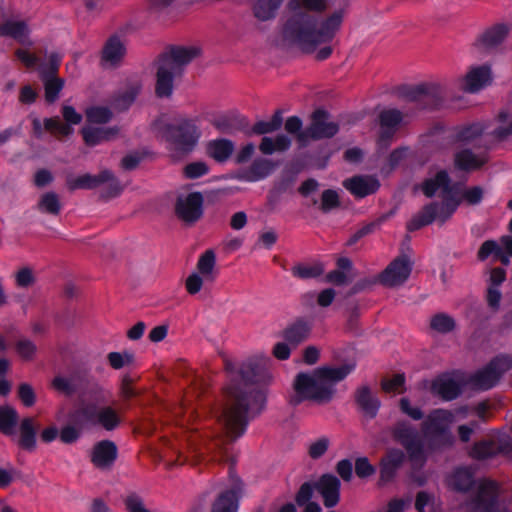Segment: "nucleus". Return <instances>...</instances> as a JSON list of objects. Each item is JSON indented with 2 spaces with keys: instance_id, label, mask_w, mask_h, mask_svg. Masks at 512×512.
Returning <instances> with one entry per match:
<instances>
[{
  "instance_id": "20e7f679",
  "label": "nucleus",
  "mask_w": 512,
  "mask_h": 512,
  "mask_svg": "<svg viewBox=\"0 0 512 512\" xmlns=\"http://www.w3.org/2000/svg\"><path fill=\"white\" fill-rule=\"evenodd\" d=\"M199 55L200 49L194 46H171L162 52L154 61L156 96L170 97L173 93L174 79L181 77L185 67Z\"/></svg>"
},
{
  "instance_id": "ea45409f",
  "label": "nucleus",
  "mask_w": 512,
  "mask_h": 512,
  "mask_svg": "<svg viewBox=\"0 0 512 512\" xmlns=\"http://www.w3.org/2000/svg\"><path fill=\"white\" fill-rule=\"evenodd\" d=\"M19 416L17 411L10 406H0V432L10 436L15 433Z\"/></svg>"
},
{
  "instance_id": "a878e982",
  "label": "nucleus",
  "mask_w": 512,
  "mask_h": 512,
  "mask_svg": "<svg viewBox=\"0 0 512 512\" xmlns=\"http://www.w3.org/2000/svg\"><path fill=\"white\" fill-rule=\"evenodd\" d=\"M508 27L504 24L495 25L487 29L478 39V45L486 50L499 46L508 34Z\"/></svg>"
},
{
  "instance_id": "58836bf2",
  "label": "nucleus",
  "mask_w": 512,
  "mask_h": 512,
  "mask_svg": "<svg viewBox=\"0 0 512 512\" xmlns=\"http://www.w3.org/2000/svg\"><path fill=\"white\" fill-rule=\"evenodd\" d=\"M121 423V418L117 411L111 406H103L98 408L96 417V426L106 431H113Z\"/></svg>"
},
{
  "instance_id": "338daca9",
  "label": "nucleus",
  "mask_w": 512,
  "mask_h": 512,
  "mask_svg": "<svg viewBox=\"0 0 512 512\" xmlns=\"http://www.w3.org/2000/svg\"><path fill=\"white\" fill-rule=\"evenodd\" d=\"M340 205L339 196L336 191L328 189L321 196V210L328 212Z\"/></svg>"
},
{
  "instance_id": "de8ad7c7",
  "label": "nucleus",
  "mask_w": 512,
  "mask_h": 512,
  "mask_svg": "<svg viewBox=\"0 0 512 512\" xmlns=\"http://www.w3.org/2000/svg\"><path fill=\"white\" fill-rule=\"evenodd\" d=\"M44 129L55 136H69L73 132V128L57 116L44 119Z\"/></svg>"
},
{
  "instance_id": "3c124183",
  "label": "nucleus",
  "mask_w": 512,
  "mask_h": 512,
  "mask_svg": "<svg viewBox=\"0 0 512 512\" xmlns=\"http://www.w3.org/2000/svg\"><path fill=\"white\" fill-rule=\"evenodd\" d=\"M430 326L439 333H448L455 328V321L445 313H439L432 317Z\"/></svg>"
},
{
  "instance_id": "9b49d317",
  "label": "nucleus",
  "mask_w": 512,
  "mask_h": 512,
  "mask_svg": "<svg viewBox=\"0 0 512 512\" xmlns=\"http://www.w3.org/2000/svg\"><path fill=\"white\" fill-rule=\"evenodd\" d=\"M394 440L399 442L408 452L412 460L421 459L423 456V440L418 430L407 421L397 422L391 429Z\"/></svg>"
},
{
  "instance_id": "49530a36",
  "label": "nucleus",
  "mask_w": 512,
  "mask_h": 512,
  "mask_svg": "<svg viewBox=\"0 0 512 512\" xmlns=\"http://www.w3.org/2000/svg\"><path fill=\"white\" fill-rule=\"evenodd\" d=\"M42 79L44 81L46 101L48 103L55 102L64 86V81L55 76H42Z\"/></svg>"
},
{
  "instance_id": "b1692460",
  "label": "nucleus",
  "mask_w": 512,
  "mask_h": 512,
  "mask_svg": "<svg viewBox=\"0 0 512 512\" xmlns=\"http://www.w3.org/2000/svg\"><path fill=\"white\" fill-rule=\"evenodd\" d=\"M141 87V83L138 80L128 82L125 88L114 96L112 101L113 107L119 111L128 109L141 91Z\"/></svg>"
},
{
  "instance_id": "f257e3e1",
  "label": "nucleus",
  "mask_w": 512,
  "mask_h": 512,
  "mask_svg": "<svg viewBox=\"0 0 512 512\" xmlns=\"http://www.w3.org/2000/svg\"><path fill=\"white\" fill-rule=\"evenodd\" d=\"M225 369L229 384L225 388L222 404L215 411V418L226 437L233 441L244 434L249 419L263 411L266 396L254 386L258 366L253 362L235 365L225 360Z\"/></svg>"
},
{
  "instance_id": "dca6fc26",
  "label": "nucleus",
  "mask_w": 512,
  "mask_h": 512,
  "mask_svg": "<svg viewBox=\"0 0 512 512\" xmlns=\"http://www.w3.org/2000/svg\"><path fill=\"white\" fill-rule=\"evenodd\" d=\"M125 55L126 47L124 42L118 36H111L102 48V65L109 68L117 67L122 63Z\"/></svg>"
},
{
  "instance_id": "e2e57ef3",
  "label": "nucleus",
  "mask_w": 512,
  "mask_h": 512,
  "mask_svg": "<svg viewBox=\"0 0 512 512\" xmlns=\"http://www.w3.org/2000/svg\"><path fill=\"white\" fill-rule=\"evenodd\" d=\"M62 56L58 53H51L49 55L48 63H42L39 65V71L41 76H55L58 72Z\"/></svg>"
},
{
  "instance_id": "e433bc0d",
  "label": "nucleus",
  "mask_w": 512,
  "mask_h": 512,
  "mask_svg": "<svg viewBox=\"0 0 512 512\" xmlns=\"http://www.w3.org/2000/svg\"><path fill=\"white\" fill-rule=\"evenodd\" d=\"M197 273L208 281L213 282L216 278V255L213 250H206L198 259Z\"/></svg>"
},
{
  "instance_id": "f8f14e48",
  "label": "nucleus",
  "mask_w": 512,
  "mask_h": 512,
  "mask_svg": "<svg viewBox=\"0 0 512 512\" xmlns=\"http://www.w3.org/2000/svg\"><path fill=\"white\" fill-rule=\"evenodd\" d=\"M454 422V414L445 409L432 410L421 423V431L426 438L445 436Z\"/></svg>"
},
{
  "instance_id": "412c9836",
  "label": "nucleus",
  "mask_w": 512,
  "mask_h": 512,
  "mask_svg": "<svg viewBox=\"0 0 512 512\" xmlns=\"http://www.w3.org/2000/svg\"><path fill=\"white\" fill-rule=\"evenodd\" d=\"M487 154L485 151L474 153L469 149H463L455 154V166L460 170H475L483 166L487 162Z\"/></svg>"
},
{
  "instance_id": "774afa93",
  "label": "nucleus",
  "mask_w": 512,
  "mask_h": 512,
  "mask_svg": "<svg viewBox=\"0 0 512 512\" xmlns=\"http://www.w3.org/2000/svg\"><path fill=\"white\" fill-rule=\"evenodd\" d=\"M124 504L129 512H151L145 507L142 498L134 493L125 498Z\"/></svg>"
},
{
  "instance_id": "c03bdc74",
  "label": "nucleus",
  "mask_w": 512,
  "mask_h": 512,
  "mask_svg": "<svg viewBox=\"0 0 512 512\" xmlns=\"http://www.w3.org/2000/svg\"><path fill=\"white\" fill-rule=\"evenodd\" d=\"M211 461L221 462L228 459V448L223 436L216 435L206 447Z\"/></svg>"
},
{
  "instance_id": "69168bd1",
  "label": "nucleus",
  "mask_w": 512,
  "mask_h": 512,
  "mask_svg": "<svg viewBox=\"0 0 512 512\" xmlns=\"http://www.w3.org/2000/svg\"><path fill=\"white\" fill-rule=\"evenodd\" d=\"M400 411L411 418L412 420L418 421L424 417V413L421 408L417 406H413L410 400L406 397H403L399 401Z\"/></svg>"
},
{
  "instance_id": "5fc2aeb1",
  "label": "nucleus",
  "mask_w": 512,
  "mask_h": 512,
  "mask_svg": "<svg viewBox=\"0 0 512 512\" xmlns=\"http://www.w3.org/2000/svg\"><path fill=\"white\" fill-rule=\"evenodd\" d=\"M498 127L493 131L494 136L499 140H504L512 135V119L506 112H500L498 117Z\"/></svg>"
},
{
  "instance_id": "09e8293b",
  "label": "nucleus",
  "mask_w": 512,
  "mask_h": 512,
  "mask_svg": "<svg viewBox=\"0 0 512 512\" xmlns=\"http://www.w3.org/2000/svg\"><path fill=\"white\" fill-rule=\"evenodd\" d=\"M87 121L94 124H105L112 118V112L107 107L93 106L85 112Z\"/></svg>"
},
{
  "instance_id": "13d9d810",
  "label": "nucleus",
  "mask_w": 512,
  "mask_h": 512,
  "mask_svg": "<svg viewBox=\"0 0 512 512\" xmlns=\"http://www.w3.org/2000/svg\"><path fill=\"white\" fill-rule=\"evenodd\" d=\"M94 181L95 177L87 173L76 178H68L66 184L70 191L77 189H94Z\"/></svg>"
},
{
  "instance_id": "aec40b11",
  "label": "nucleus",
  "mask_w": 512,
  "mask_h": 512,
  "mask_svg": "<svg viewBox=\"0 0 512 512\" xmlns=\"http://www.w3.org/2000/svg\"><path fill=\"white\" fill-rule=\"evenodd\" d=\"M355 401L360 410L370 419L376 417L380 408L379 399L372 394L368 386H361L355 392Z\"/></svg>"
},
{
  "instance_id": "680f3d73",
  "label": "nucleus",
  "mask_w": 512,
  "mask_h": 512,
  "mask_svg": "<svg viewBox=\"0 0 512 512\" xmlns=\"http://www.w3.org/2000/svg\"><path fill=\"white\" fill-rule=\"evenodd\" d=\"M82 430L79 425L72 422V424L62 427L59 432V438L65 444H72L80 438Z\"/></svg>"
},
{
  "instance_id": "864d4df0",
  "label": "nucleus",
  "mask_w": 512,
  "mask_h": 512,
  "mask_svg": "<svg viewBox=\"0 0 512 512\" xmlns=\"http://www.w3.org/2000/svg\"><path fill=\"white\" fill-rule=\"evenodd\" d=\"M107 361L111 368L119 370L124 366L133 364L134 354L128 351L124 352H110L107 355Z\"/></svg>"
},
{
  "instance_id": "f3484780",
  "label": "nucleus",
  "mask_w": 512,
  "mask_h": 512,
  "mask_svg": "<svg viewBox=\"0 0 512 512\" xmlns=\"http://www.w3.org/2000/svg\"><path fill=\"white\" fill-rule=\"evenodd\" d=\"M491 70L487 65L471 68L462 79V89L469 93H475L490 84Z\"/></svg>"
},
{
  "instance_id": "4468645a",
  "label": "nucleus",
  "mask_w": 512,
  "mask_h": 512,
  "mask_svg": "<svg viewBox=\"0 0 512 512\" xmlns=\"http://www.w3.org/2000/svg\"><path fill=\"white\" fill-rule=\"evenodd\" d=\"M340 480L332 474H324L315 484V489L323 499L327 508L335 507L340 501Z\"/></svg>"
},
{
  "instance_id": "ddd939ff",
  "label": "nucleus",
  "mask_w": 512,
  "mask_h": 512,
  "mask_svg": "<svg viewBox=\"0 0 512 512\" xmlns=\"http://www.w3.org/2000/svg\"><path fill=\"white\" fill-rule=\"evenodd\" d=\"M412 264L406 256L394 259L379 275V282L385 287H397L407 281Z\"/></svg>"
},
{
  "instance_id": "603ef678",
  "label": "nucleus",
  "mask_w": 512,
  "mask_h": 512,
  "mask_svg": "<svg viewBox=\"0 0 512 512\" xmlns=\"http://www.w3.org/2000/svg\"><path fill=\"white\" fill-rule=\"evenodd\" d=\"M483 132L484 127L479 123H474L460 128L455 134V139L459 142H472L481 136Z\"/></svg>"
},
{
  "instance_id": "4d7b16f0",
  "label": "nucleus",
  "mask_w": 512,
  "mask_h": 512,
  "mask_svg": "<svg viewBox=\"0 0 512 512\" xmlns=\"http://www.w3.org/2000/svg\"><path fill=\"white\" fill-rule=\"evenodd\" d=\"M15 350L24 361H32L37 352V346L29 339H20L15 343Z\"/></svg>"
},
{
  "instance_id": "c85d7f7f",
  "label": "nucleus",
  "mask_w": 512,
  "mask_h": 512,
  "mask_svg": "<svg viewBox=\"0 0 512 512\" xmlns=\"http://www.w3.org/2000/svg\"><path fill=\"white\" fill-rule=\"evenodd\" d=\"M403 119V114L397 109H386L380 112L379 121L382 129L381 139L390 138Z\"/></svg>"
},
{
  "instance_id": "79ce46f5",
  "label": "nucleus",
  "mask_w": 512,
  "mask_h": 512,
  "mask_svg": "<svg viewBox=\"0 0 512 512\" xmlns=\"http://www.w3.org/2000/svg\"><path fill=\"white\" fill-rule=\"evenodd\" d=\"M61 202L55 192H47L41 195L37 208L40 212L57 216L61 211Z\"/></svg>"
},
{
  "instance_id": "5701e85b",
  "label": "nucleus",
  "mask_w": 512,
  "mask_h": 512,
  "mask_svg": "<svg viewBox=\"0 0 512 512\" xmlns=\"http://www.w3.org/2000/svg\"><path fill=\"white\" fill-rule=\"evenodd\" d=\"M0 35L11 37L22 45H32L29 29L24 21H5L0 25Z\"/></svg>"
},
{
  "instance_id": "a211bd4d",
  "label": "nucleus",
  "mask_w": 512,
  "mask_h": 512,
  "mask_svg": "<svg viewBox=\"0 0 512 512\" xmlns=\"http://www.w3.org/2000/svg\"><path fill=\"white\" fill-rule=\"evenodd\" d=\"M343 186L354 196L363 198L375 193L380 184L372 176H354L344 180Z\"/></svg>"
},
{
  "instance_id": "4c0bfd02",
  "label": "nucleus",
  "mask_w": 512,
  "mask_h": 512,
  "mask_svg": "<svg viewBox=\"0 0 512 512\" xmlns=\"http://www.w3.org/2000/svg\"><path fill=\"white\" fill-rule=\"evenodd\" d=\"M273 169L272 161L263 158L255 159L247 170L244 179L250 182L264 179L271 174Z\"/></svg>"
},
{
  "instance_id": "cd10ccee",
  "label": "nucleus",
  "mask_w": 512,
  "mask_h": 512,
  "mask_svg": "<svg viewBox=\"0 0 512 512\" xmlns=\"http://www.w3.org/2000/svg\"><path fill=\"white\" fill-rule=\"evenodd\" d=\"M234 151V144L228 139H216L206 145V153L217 162L227 161Z\"/></svg>"
},
{
  "instance_id": "a18cd8bd",
  "label": "nucleus",
  "mask_w": 512,
  "mask_h": 512,
  "mask_svg": "<svg viewBox=\"0 0 512 512\" xmlns=\"http://www.w3.org/2000/svg\"><path fill=\"white\" fill-rule=\"evenodd\" d=\"M470 456L476 460H486L497 456L495 441H480L473 445Z\"/></svg>"
},
{
  "instance_id": "2f4dec72",
  "label": "nucleus",
  "mask_w": 512,
  "mask_h": 512,
  "mask_svg": "<svg viewBox=\"0 0 512 512\" xmlns=\"http://www.w3.org/2000/svg\"><path fill=\"white\" fill-rule=\"evenodd\" d=\"M432 392L439 395L443 400L449 401L457 398L461 393V387L452 378H440L432 383Z\"/></svg>"
},
{
  "instance_id": "a19ab883",
  "label": "nucleus",
  "mask_w": 512,
  "mask_h": 512,
  "mask_svg": "<svg viewBox=\"0 0 512 512\" xmlns=\"http://www.w3.org/2000/svg\"><path fill=\"white\" fill-rule=\"evenodd\" d=\"M282 2L283 0H257L253 7L254 16L261 21L269 20L274 17Z\"/></svg>"
},
{
  "instance_id": "473e14b6",
  "label": "nucleus",
  "mask_w": 512,
  "mask_h": 512,
  "mask_svg": "<svg viewBox=\"0 0 512 512\" xmlns=\"http://www.w3.org/2000/svg\"><path fill=\"white\" fill-rule=\"evenodd\" d=\"M240 489L221 493L212 505L211 512H237Z\"/></svg>"
},
{
  "instance_id": "423d86ee",
  "label": "nucleus",
  "mask_w": 512,
  "mask_h": 512,
  "mask_svg": "<svg viewBox=\"0 0 512 512\" xmlns=\"http://www.w3.org/2000/svg\"><path fill=\"white\" fill-rule=\"evenodd\" d=\"M502 489L498 482L484 480L479 483L476 493L466 502L467 512H512L500 505Z\"/></svg>"
},
{
  "instance_id": "4be33fe9",
  "label": "nucleus",
  "mask_w": 512,
  "mask_h": 512,
  "mask_svg": "<svg viewBox=\"0 0 512 512\" xmlns=\"http://www.w3.org/2000/svg\"><path fill=\"white\" fill-rule=\"evenodd\" d=\"M81 133L84 142L88 146H95L115 139L119 134V128L116 126L106 128L83 127Z\"/></svg>"
},
{
  "instance_id": "39448f33",
  "label": "nucleus",
  "mask_w": 512,
  "mask_h": 512,
  "mask_svg": "<svg viewBox=\"0 0 512 512\" xmlns=\"http://www.w3.org/2000/svg\"><path fill=\"white\" fill-rule=\"evenodd\" d=\"M162 138L182 152H190L197 145L201 130L196 120L181 118L176 123L166 124L161 130Z\"/></svg>"
},
{
  "instance_id": "f03ea898",
  "label": "nucleus",
  "mask_w": 512,
  "mask_h": 512,
  "mask_svg": "<svg viewBox=\"0 0 512 512\" xmlns=\"http://www.w3.org/2000/svg\"><path fill=\"white\" fill-rule=\"evenodd\" d=\"M343 13L336 11L319 20L309 13L296 12L285 23L283 37L306 52L312 53L320 44L330 42L340 29Z\"/></svg>"
},
{
  "instance_id": "bb28decb",
  "label": "nucleus",
  "mask_w": 512,
  "mask_h": 512,
  "mask_svg": "<svg viewBox=\"0 0 512 512\" xmlns=\"http://www.w3.org/2000/svg\"><path fill=\"white\" fill-rule=\"evenodd\" d=\"M98 407L93 403L82 404L70 413L71 422L79 425L82 429L89 426H96Z\"/></svg>"
},
{
  "instance_id": "37998d69",
  "label": "nucleus",
  "mask_w": 512,
  "mask_h": 512,
  "mask_svg": "<svg viewBox=\"0 0 512 512\" xmlns=\"http://www.w3.org/2000/svg\"><path fill=\"white\" fill-rule=\"evenodd\" d=\"M473 483V473L471 469L467 467L456 469L451 477V485L458 491L469 490Z\"/></svg>"
},
{
  "instance_id": "2eb2a0df",
  "label": "nucleus",
  "mask_w": 512,
  "mask_h": 512,
  "mask_svg": "<svg viewBox=\"0 0 512 512\" xmlns=\"http://www.w3.org/2000/svg\"><path fill=\"white\" fill-rule=\"evenodd\" d=\"M118 454L117 446L110 440H102L93 446L91 462L99 469H110Z\"/></svg>"
},
{
  "instance_id": "052dcab7",
  "label": "nucleus",
  "mask_w": 512,
  "mask_h": 512,
  "mask_svg": "<svg viewBox=\"0 0 512 512\" xmlns=\"http://www.w3.org/2000/svg\"><path fill=\"white\" fill-rule=\"evenodd\" d=\"M382 223V219H377L375 221H372L370 223H367L363 225L361 228H359L355 233H353L350 238L347 240V245L352 246L355 243H357L361 238L373 233L376 231Z\"/></svg>"
},
{
  "instance_id": "6ab92c4d",
  "label": "nucleus",
  "mask_w": 512,
  "mask_h": 512,
  "mask_svg": "<svg viewBox=\"0 0 512 512\" xmlns=\"http://www.w3.org/2000/svg\"><path fill=\"white\" fill-rule=\"evenodd\" d=\"M422 191L427 197H432L437 191H441L443 201H450L448 195L451 192L450 178L446 171H439L434 178L427 179L422 184Z\"/></svg>"
},
{
  "instance_id": "c756f323",
  "label": "nucleus",
  "mask_w": 512,
  "mask_h": 512,
  "mask_svg": "<svg viewBox=\"0 0 512 512\" xmlns=\"http://www.w3.org/2000/svg\"><path fill=\"white\" fill-rule=\"evenodd\" d=\"M37 424L34 418L27 417L21 421L18 445L27 451H33L36 447Z\"/></svg>"
},
{
  "instance_id": "72a5a7b5",
  "label": "nucleus",
  "mask_w": 512,
  "mask_h": 512,
  "mask_svg": "<svg viewBox=\"0 0 512 512\" xmlns=\"http://www.w3.org/2000/svg\"><path fill=\"white\" fill-rule=\"evenodd\" d=\"M500 379L498 374L487 364L483 369L477 371L469 379V384L478 390H489L494 387Z\"/></svg>"
},
{
  "instance_id": "6e6d98bb",
  "label": "nucleus",
  "mask_w": 512,
  "mask_h": 512,
  "mask_svg": "<svg viewBox=\"0 0 512 512\" xmlns=\"http://www.w3.org/2000/svg\"><path fill=\"white\" fill-rule=\"evenodd\" d=\"M488 365L495 374H498V378L500 379L504 373L512 369V355L500 354L494 357Z\"/></svg>"
},
{
  "instance_id": "8fccbe9b",
  "label": "nucleus",
  "mask_w": 512,
  "mask_h": 512,
  "mask_svg": "<svg viewBox=\"0 0 512 512\" xmlns=\"http://www.w3.org/2000/svg\"><path fill=\"white\" fill-rule=\"evenodd\" d=\"M15 285L18 288L28 289L36 282V276L33 268L24 266L18 269L15 273Z\"/></svg>"
},
{
  "instance_id": "9d476101",
  "label": "nucleus",
  "mask_w": 512,
  "mask_h": 512,
  "mask_svg": "<svg viewBox=\"0 0 512 512\" xmlns=\"http://www.w3.org/2000/svg\"><path fill=\"white\" fill-rule=\"evenodd\" d=\"M204 198L200 192L179 195L175 201L174 213L178 220L192 226L203 216Z\"/></svg>"
},
{
  "instance_id": "0e129e2a",
  "label": "nucleus",
  "mask_w": 512,
  "mask_h": 512,
  "mask_svg": "<svg viewBox=\"0 0 512 512\" xmlns=\"http://www.w3.org/2000/svg\"><path fill=\"white\" fill-rule=\"evenodd\" d=\"M405 385V375L396 374L391 379H384L381 383L382 389L387 392H403Z\"/></svg>"
},
{
  "instance_id": "c9c22d12",
  "label": "nucleus",
  "mask_w": 512,
  "mask_h": 512,
  "mask_svg": "<svg viewBox=\"0 0 512 512\" xmlns=\"http://www.w3.org/2000/svg\"><path fill=\"white\" fill-rule=\"evenodd\" d=\"M311 326L304 320H297L288 326L284 332V339L294 346L306 340L310 334Z\"/></svg>"
},
{
  "instance_id": "bf43d9fd",
  "label": "nucleus",
  "mask_w": 512,
  "mask_h": 512,
  "mask_svg": "<svg viewBox=\"0 0 512 512\" xmlns=\"http://www.w3.org/2000/svg\"><path fill=\"white\" fill-rule=\"evenodd\" d=\"M208 172L209 166L203 161L191 162L183 168V175L187 179H196L208 174Z\"/></svg>"
},
{
  "instance_id": "393cba45",
  "label": "nucleus",
  "mask_w": 512,
  "mask_h": 512,
  "mask_svg": "<svg viewBox=\"0 0 512 512\" xmlns=\"http://www.w3.org/2000/svg\"><path fill=\"white\" fill-rule=\"evenodd\" d=\"M404 458L405 455L401 450L395 449L388 452L381 461L380 480L383 482L390 481L403 463Z\"/></svg>"
},
{
  "instance_id": "6e6552de",
  "label": "nucleus",
  "mask_w": 512,
  "mask_h": 512,
  "mask_svg": "<svg viewBox=\"0 0 512 512\" xmlns=\"http://www.w3.org/2000/svg\"><path fill=\"white\" fill-rule=\"evenodd\" d=\"M339 131V125L330 119L323 109L315 110L311 115L310 125L298 134V141L305 145L309 140H321L334 137Z\"/></svg>"
},
{
  "instance_id": "0eeeda50",
  "label": "nucleus",
  "mask_w": 512,
  "mask_h": 512,
  "mask_svg": "<svg viewBox=\"0 0 512 512\" xmlns=\"http://www.w3.org/2000/svg\"><path fill=\"white\" fill-rule=\"evenodd\" d=\"M456 207L457 203L453 201L433 202L425 205L407 222L406 228L408 231L413 232L431 224L434 220L444 223L451 217Z\"/></svg>"
},
{
  "instance_id": "1a4fd4ad",
  "label": "nucleus",
  "mask_w": 512,
  "mask_h": 512,
  "mask_svg": "<svg viewBox=\"0 0 512 512\" xmlns=\"http://www.w3.org/2000/svg\"><path fill=\"white\" fill-rule=\"evenodd\" d=\"M404 96L408 101L416 102L421 108L435 109L443 103L446 89L437 82L422 83L408 88Z\"/></svg>"
},
{
  "instance_id": "f704fd0d",
  "label": "nucleus",
  "mask_w": 512,
  "mask_h": 512,
  "mask_svg": "<svg viewBox=\"0 0 512 512\" xmlns=\"http://www.w3.org/2000/svg\"><path fill=\"white\" fill-rule=\"evenodd\" d=\"M325 271L324 265L319 261L300 262L291 268V273L295 278L301 280L315 279L321 276Z\"/></svg>"
},
{
  "instance_id": "7ed1b4c3",
  "label": "nucleus",
  "mask_w": 512,
  "mask_h": 512,
  "mask_svg": "<svg viewBox=\"0 0 512 512\" xmlns=\"http://www.w3.org/2000/svg\"><path fill=\"white\" fill-rule=\"evenodd\" d=\"M353 366L320 367L312 372H301L296 375L293 382L294 394L290 396L289 403L293 406L303 401H312L318 405L329 403L335 394V385L342 381Z\"/></svg>"
},
{
  "instance_id": "7c9ffc66",
  "label": "nucleus",
  "mask_w": 512,
  "mask_h": 512,
  "mask_svg": "<svg viewBox=\"0 0 512 512\" xmlns=\"http://www.w3.org/2000/svg\"><path fill=\"white\" fill-rule=\"evenodd\" d=\"M93 177H95V188L105 183L108 184V186L102 192V197L104 198L116 197L123 191V186L110 170H103L99 174L93 175Z\"/></svg>"
}]
</instances>
